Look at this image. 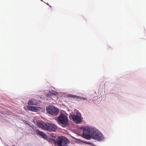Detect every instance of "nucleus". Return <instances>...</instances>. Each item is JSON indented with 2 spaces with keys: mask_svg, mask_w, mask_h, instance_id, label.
Instances as JSON below:
<instances>
[{
  "mask_svg": "<svg viewBox=\"0 0 146 146\" xmlns=\"http://www.w3.org/2000/svg\"><path fill=\"white\" fill-rule=\"evenodd\" d=\"M36 132L37 134L40 136L42 138L44 139H46L47 138V135L43 132L40 131L39 129H37L36 130Z\"/></svg>",
  "mask_w": 146,
  "mask_h": 146,
  "instance_id": "nucleus-9",
  "label": "nucleus"
},
{
  "mask_svg": "<svg viewBox=\"0 0 146 146\" xmlns=\"http://www.w3.org/2000/svg\"><path fill=\"white\" fill-rule=\"evenodd\" d=\"M88 143L89 144H91V143Z\"/></svg>",
  "mask_w": 146,
  "mask_h": 146,
  "instance_id": "nucleus-16",
  "label": "nucleus"
},
{
  "mask_svg": "<svg viewBox=\"0 0 146 146\" xmlns=\"http://www.w3.org/2000/svg\"><path fill=\"white\" fill-rule=\"evenodd\" d=\"M13 146H15V145H13Z\"/></svg>",
  "mask_w": 146,
  "mask_h": 146,
  "instance_id": "nucleus-17",
  "label": "nucleus"
},
{
  "mask_svg": "<svg viewBox=\"0 0 146 146\" xmlns=\"http://www.w3.org/2000/svg\"><path fill=\"white\" fill-rule=\"evenodd\" d=\"M47 112L53 116H56L59 113V110L57 108L52 106H49L46 107Z\"/></svg>",
  "mask_w": 146,
  "mask_h": 146,
  "instance_id": "nucleus-6",
  "label": "nucleus"
},
{
  "mask_svg": "<svg viewBox=\"0 0 146 146\" xmlns=\"http://www.w3.org/2000/svg\"><path fill=\"white\" fill-rule=\"evenodd\" d=\"M81 100H87V99L86 98L83 97H82V98H81Z\"/></svg>",
  "mask_w": 146,
  "mask_h": 146,
  "instance_id": "nucleus-15",
  "label": "nucleus"
},
{
  "mask_svg": "<svg viewBox=\"0 0 146 146\" xmlns=\"http://www.w3.org/2000/svg\"><path fill=\"white\" fill-rule=\"evenodd\" d=\"M76 98L77 99H79L81 100V98H82V97H81L80 96H76Z\"/></svg>",
  "mask_w": 146,
  "mask_h": 146,
  "instance_id": "nucleus-13",
  "label": "nucleus"
},
{
  "mask_svg": "<svg viewBox=\"0 0 146 146\" xmlns=\"http://www.w3.org/2000/svg\"><path fill=\"white\" fill-rule=\"evenodd\" d=\"M92 138L99 141L103 140L104 139L103 134L100 131H97L95 129L94 131L93 132V134L92 135Z\"/></svg>",
  "mask_w": 146,
  "mask_h": 146,
  "instance_id": "nucleus-5",
  "label": "nucleus"
},
{
  "mask_svg": "<svg viewBox=\"0 0 146 146\" xmlns=\"http://www.w3.org/2000/svg\"><path fill=\"white\" fill-rule=\"evenodd\" d=\"M54 143L57 146H68V145L69 143V140L67 138L64 136L58 137L57 141L53 140Z\"/></svg>",
  "mask_w": 146,
  "mask_h": 146,
  "instance_id": "nucleus-3",
  "label": "nucleus"
},
{
  "mask_svg": "<svg viewBox=\"0 0 146 146\" xmlns=\"http://www.w3.org/2000/svg\"><path fill=\"white\" fill-rule=\"evenodd\" d=\"M37 125L43 130L49 132H55L58 128V127L55 124L38 121L36 122Z\"/></svg>",
  "mask_w": 146,
  "mask_h": 146,
  "instance_id": "nucleus-1",
  "label": "nucleus"
},
{
  "mask_svg": "<svg viewBox=\"0 0 146 146\" xmlns=\"http://www.w3.org/2000/svg\"><path fill=\"white\" fill-rule=\"evenodd\" d=\"M23 122L29 125V124L25 120H23Z\"/></svg>",
  "mask_w": 146,
  "mask_h": 146,
  "instance_id": "nucleus-14",
  "label": "nucleus"
},
{
  "mask_svg": "<svg viewBox=\"0 0 146 146\" xmlns=\"http://www.w3.org/2000/svg\"><path fill=\"white\" fill-rule=\"evenodd\" d=\"M68 96L70 98H76V95L69 94Z\"/></svg>",
  "mask_w": 146,
  "mask_h": 146,
  "instance_id": "nucleus-12",
  "label": "nucleus"
},
{
  "mask_svg": "<svg viewBox=\"0 0 146 146\" xmlns=\"http://www.w3.org/2000/svg\"><path fill=\"white\" fill-rule=\"evenodd\" d=\"M83 129V137L88 140L92 138V135L93 134V132L94 131L95 128L86 127H82Z\"/></svg>",
  "mask_w": 146,
  "mask_h": 146,
  "instance_id": "nucleus-2",
  "label": "nucleus"
},
{
  "mask_svg": "<svg viewBox=\"0 0 146 146\" xmlns=\"http://www.w3.org/2000/svg\"><path fill=\"white\" fill-rule=\"evenodd\" d=\"M50 93L53 95H56L58 94V92L55 90H52L50 92Z\"/></svg>",
  "mask_w": 146,
  "mask_h": 146,
  "instance_id": "nucleus-11",
  "label": "nucleus"
},
{
  "mask_svg": "<svg viewBox=\"0 0 146 146\" xmlns=\"http://www.w3.org/2000/svg\"><path fill=\"white\" fill-rule=\"evenodd\" d=\"M27 108L28 110L36 112L39 110L40 108L36 106H28Z\"/></svg>",
  "mask_w": 146,
  "mask_h": 146,
  "instance_id": "nucleus-8",
  "label": "nucleus"
},
{
  "mask_svg": "<svg viewBox=\"0 0 146 146\" xmlns=\"http://www.w3.org/2000/svg\"><path fill=\"white\" fill-rule=\"evenodd\" d=\"M57 121L61 124L63 127L68 126L69 125L67 117L62 113H61L58 117Z\"/></svg>",
  "mask_w": 146,
  "mask_h": 146,
  "instance_id": "nucleus-4",
  "label": "nucleus"
},
{
  "mask_svg": "<svg viewBox=\"0 0 146 146\" xmlns=\"http://www.w3.org/2000/svg\"><path fill=\"white\" fill-rule=\"evenodd\" d=\"M37 103L34 100H30L29 101L28 104L29 105H36Z\"/></svg>",
  "mask_w": 146,
  "mask_h": 146,
  "instance_id": "nucleus-10",
  "label": "nucleus"
},
{
  "mask_svg": "<svg viewBox=\"0 0 146 146\" xmlns=\"http://www.w3.org/2000/svg\"><path fill=\"white\" fill-rule=\"evenodd\" d=\"M70 117L76 123H80L82 121L80 114H76V115H71Z\"/></svg>",
  "mask_w": 146,
  "mask_h": 146,
  "instance_id": "nucleus-7",
  "label": "nucleus"
}]
</instances>
